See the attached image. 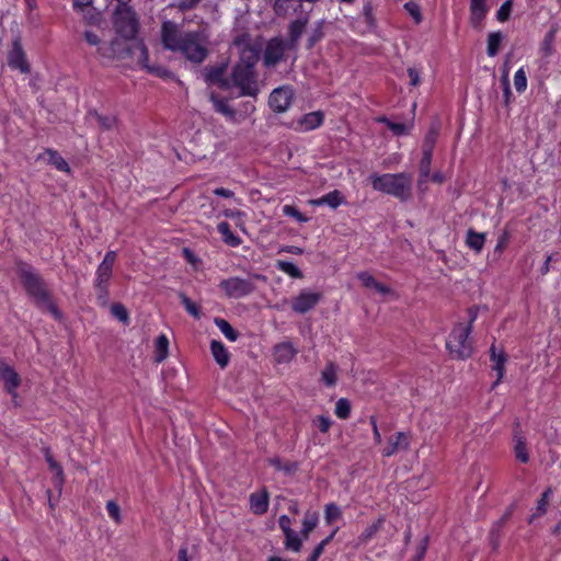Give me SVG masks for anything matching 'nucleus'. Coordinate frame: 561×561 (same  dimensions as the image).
Returning <instances> with one entry per match:
<instances>
[{
  "mask_svg": "<svg viewBox=\"0 0 561 561\" xmlns=\"http://www.w3.org/2000/svg\"><path fill=\"white\" fill-rule=\"evenodd\" d=\"M18 274L27 296L36 308L43 312L51 313L56 319H60L61 312L54 302L51 293L43 277L25 263L19 265Z\"/></svg>",
  "mask_w": 561,
  "mask_h": 561,
  "instance_id": "nucleus-1",
  "label": "nucleus"
},
{
  "mask_svg": "<svg viewBox=\"0 0 561 561\" xmlns=\"http://www.w3.org/2000/svg\"><path fill=\"white\" fill-rule=\"evenodd\" d=\"M369 181L375 191L391 195L401 202H407L412 195L413 175L411 173H374Z\"/></svg>",
  "mask_w": 561,
  "mask_h": 561,
  "instance_id": "nucleus-2",
  "label": "nucleus"
},
{
  "mask_svg": "<svg viewBox=\"0 0 561 561\" xmlns=\"http://www.w3.org/2000/svg\"><path fill=\"white\" fill-rule=\"evenodd\" d=\"M113 25L118 35L134 39L139 32V19L129 4H117L113 13Z\"/></svg>",
  "mask_w": 561,
  "mask_h": 561,
  "instance_id": "nucleus-3",
  "label": "nucleus"
},
{
  "mask_svg": "<svg viewBox=\"0 0 561 561\" xmlns=\"http://www.w3.org/2000/svg\"><path fill=\"white\" fill-rule=\"evenodd\" d=\"M470 333L471 325L457 323L454 327L446 341V347L448 348L453 358L466 359L472 355L473 347L471 341L469 340Z\"/></svg>",
  "mask_w": 561,
  "mask_h": 561,
  "instance_id": "nucleus-4",
  "label": "nucleus"
},
{
  "mask_svg": "<svg viewBox=\"0 0 561 561\" xmlns=\"http://www.w3.org/2000/svg\"><path fill=\"white\" fill-rule=\"evenodd\" d=\"M229 80L231 87H236L240 90V96L256 98L260 92L255 69L245 68L244 66L236 64L232 67Z\"/></svg>",
  "mask_w": 561,
  "mask_h": 561,
  "instance_id": "nucleus-5",
  "label": "nucleus"
},
{
  "mask_svg": "<svg viewBox=\"0 0 561 561\" xmlns=\"http://www.w3.org/2000/svg\"><path fill=\"white\" fill-rule=\"evenodd\" d=\"M178 51H181L187 60L194 64H202L209 54L199 32L184 33V42Z\"/></svg>",
  "mask_w": 561,
  "mask_h": 561,
  "instance_id": "nucleus-6",
  "label": "nucleus"
},
{
  "mask_svg": "<svg viewBox=\"0 0 561 561\" xmlns=\"http://www.w3.org/2000/svg\"><path fill=\"white\" fill-rule=\"evenodd\" d=\"M234 46L240 50V59L237 64L245 68L255 69V65L260 59V47L252 44L249 33H242L234 37Z\"/></svg>",
  "mask_w": 561,
  "mask_h": 561,
  "instance_id": "nucleus-7",
  "label": "nucleus"
},
{
  "mask_svg": "<svg viewBox=\"0 0 561 561\" xmlns=\"http://www.w3.org/2000/svg\"><path fill=\"white\" fill-rule=\"evenodd\" d=\"M219 287L227 297L234 299L248 296L256 288L251 278L245 279L240 277L222 279Z\"/></svg>",
  "mask_w": 561,
  "mask_h": 561,
  "instance_id": "nucleus-8",
  "label": "nucleus"
},
{
  "mask_svg": "<svg viewBox=\"0 0 561 561\" xmlns=\"http://www.w3.org/2000/svg\"><path fill=\"white\" fill-rule=\"evenodd\" d=\"M127 39L113 38L108 43H103L99 48L98 53L102 58L105 59H125L129 57L134 50H136V43L134 46H129L126 43Z\"/></svg>",
  "mask_w": 561,
  "mask_h": 561,
  "instance_id": "nucleus-9",
  "label": "nucleus"
},
{
  "mask_svg": "<svg viewBox=\"0 0 561 561\" xmlns=\"http://www.w3.org/2000/svg\"><path fill=\"white\" fill-rule=\"evenodd\" d=\"M161 42L164 48L178 51L184 42V34H181L176 23L164 21L161 25Z\"/></svg>",
  "mask_w": 561,
  "mask_h": 561,
  "instance_id": "nucleus-10",
  "label": "nucleus"
},
{
  "mask_svg": "<svg viewBox=\"0 0 561 561\" xmlns=\"http://www.w3.org/2000/svg\"><path fill=\"white\" fill-rule=\"evenodd\" d=\"M0 380L3 382L4 390L15 400L22 379L16 370L3 360H0Z\"/></svg>",
  "mask_w": 561,
  "mask_h": 561,
  "instance_id": "nucleus-11",
  "label": "nucleus"
},
{
  "mask_svg": "<svg viewBox=\"0 0 561 561\" xmlns=\"http://www.w3.org/2000/svg\"><path fill=\"white\" fill-rule=\"evenodd\" d=\"M294 92L289 87L276 88L268 98V105L275 113L286 112L293 101Z\"/></svg>",
  "mask_w": 561,
  "mask_h": 561,
  "instance_id": "nucleus-12",
  "label": "nucleus"
},
{
  "mask_svg": "<svg viewBox=\"0 0 561 561\" xmlns=\"http://www.w3.org/2000/svg\"><path fill=\"white\" fill-rule=\"evenodd\" d=\"M285 46L279 37L270 39L263 53V65L266 68L275 67L284 57Z\"/></svg>",
  "mask_w": 561,
  "mask_h": 561,
  "instance_id": "nucleus-13",
  "label": "nucleus"
},
{
  "mask_svg": "<svg viewBox=\"0 0 561 561\" xmlns=\"http://www.w3.org/2000/svg\"><path fill=\"white\" fill-rule=\"evenodd\" d=\"M322 295L320 293H312L309 290H301L291 302V309L300 314L308 312L313 309L321 300Z\"/></svg>",
  "mask_w": 561,
  "mask_h": 561,
  "instance_id": "nucleus-14",
  "label": "nucleus"
},
{
  "mask_svg": "<svg viewBox=\"0 0 561 561\" xmlns=\"http://www.w3.org/2000/svg\"><path fill=\"white\" fill-rule=\"evenodd\" d=\"M8 65L11 68L19 69L22 73H28L31 71L30 64L25 58V53L19 38L12 43V48L8 55Z\"/></svg>",
  "mask_w": 561,
  "mask_h": 561,
  "instance_id": "nucleus-15",
  "label": "nucleus"
},
{
  "mask_svg": "<svg viewBox=\"0 0 561 561\" xmlns=\"http://www.w3.org/2000/svg\"><path fill=\"white\" fill-rule=\"evenodd\" d=\"M226 70L227 65L225 64L220 66L206 67L204 69L206 82L209 84H216L222 90H229L231 88V82L229 79L225 78Z\"/></svg>",
  "mask_w": 561,
  "mask_h": 561,
  "instance_id": "nucleus-16",
  "label": "nucleus"
},
{
  "mask_svg": "<svg viewBox=\"0 0 561 561\" xmlns=\"http://www.w3.org/2000/svg\"><path fill=\"white\" fill-rule=\"evenodd\" d=\"M514 453L518 461L526 463L529 460V455L526 446V437L522 434L520 423L518 421L514 424Z\"/></svg>",
  "mask_w": 561,
  "mask_h": 561,
  "instance_id": "nucleus-17",
  "label": "nucleus"
},
{
  "mask_svg": "<svg viewBox=\"0 0 561 561\" xmlns=\"http://www.w3.org/2000/svg\"><path fill=\"white\" fill-rule=\"evenodd\" d=\"M136 48H138V50L140 53L139 62L141 64V66L144 68L148 69V71L150 73H153L160 78L172 77V72L170 70H168L167 68H164L162 66H149L148 65L149 53H148V48L146 47V45L142 42H138V44L136 45Z\"/></svg>",
  "mask_w": 561,
  "mask_h": 561,
  "instance_id": "nucleus-18",
  "label": "nucleus"
},
{
  "mask_svg": "<svg viewBox=\"0 0 561 561\" xmlns=\"http://www.w3.org/2000/svg\"><path fill=\"white\" fill-rule=\"evenodd\" d=\"M490 359L494 362L492 369L496 371L497 378L494 381L492 388H495L501 380L503 379L505 373V363L507 362L506 353L501 350L499 353L496 352V346L493 343L490 347Z\"/></svg>",
  "mask_w": 561,
  "mask_h": 561,
  "instance_id": "nucleus-19",
  "label": "nucleus"
},
{
  "mask_svg": "<svg viewBox=\"0 0 561 561\" xmlns=\"http://www.w3.org/2000/svg\"><path fill=\"white\" fill-rule=\"evenodd\" d=\"M513 511H514V505H511L506 510V512L502 515V517L493 524V526L490 530L489 539H490V543L494 550L497 549V547L500 545L502 528L504 527L506 522L511 518Z\"/></svg>",
  "mask_w": 561,
  "mask_h": 561,
  "instance_id": "nucleus-20",
  "label": "nucleus"
},
{
  "mask_svg": "<svg viewBox=\"0 0 561 561\" xmlns=\"http://www.w3.org/2000/svg\"><path fill=\"white\" fill-rule=\"evenodd\" d=\"M297 355V350L290 342H282L274 346V358L278 364H287Z\"/></svg>",
  "mask_w": 561,
  "mask_h": 561,
  "instance_id": "nucleus-21",
  "label": "nucleus"
},
{
  "mask_svg": "<svg viewBox=\"0 0 561 561\" xmlns=\"http://www.w3.org/2000/svg\"><path fill=\"white\" fill-rule=\"evenodd\" d=\"M309 22L308 15L294 20L288 25V38L291 47H296Z\"/></svg>",
  "mask_w": 561,
  "mask_h": 561,
  "instance_id": "nucleus-22",
  "label": "nucleus"
},
{
  "mask_svg": "<svg viewBox=\"0 0 561 561\" xmlns=\"http://www.w3.org/2000/svg\"><path fill=\"white\" fill-rule=\"evenodd\" d=\"M250 507L255 515H263L268 508V493L264 489L250 495Z\"/></svg>",
  "mask_w": 561,
  "mask_h": 561,
  "instance_id": "nucleus-23",
  "label": "nucleus"
},
{
  "mask_svg": "<svg viewBox=\"0 0 561 561\" xmlns=\"http://www.w3.org/2000/svg\"><path fill=\"white\" fill-rule=\"evenodd\" d=\"M210 352L220 368H226L228 366L230 354L220 341L213 340L210 342Z\"/></svg>",
  "mask_w": 561,
  "mask_h": 561,
  "instance_id": "nucleus-24",
  "label": "nucleus"
},
{
  "mask_svg": "<svg viewBox=\"0 0 561 561\" xmlns=\"http://www.w3.org/2000/svg\"><path fill=\"white\" fill-rule=\"evenodd\" d=\"M485 239V233L477 232L474 229L469 228L466 233L465 243L470 250L480 253L484 247Z\"/></svg>",
  "mask_w": 561,
  "mask_h": 561,
  "instance_id": "nucleus-25",
  "label": "nucleus"
},
{
  "mask_svg": "<svg viewBox=\"0 0 561 561\" xmlns=\"http://www.w3.org/2000/svg\"><path fill=\"white\" fill-rule=\"evenodd\" d=\"M409 446L408 437L404 433L398 432L393 437L389 438L388 446L383 449L382 455L386 457L392 456L399 449H407Z\"/></svg>",
  "mask_w": 561,
  "mask_h": 561,
  "instance_id": "nucleus-26",
  "label": "nucleus"
},
{
  "mask_svg": "<svg viewBox=\"0 0 561 561\" xmlns=\"http://www.w3.org/2000/svg\"><path fill=\"white\" fill-rule=\"evenodd\" d=\"M357 277L362 282L363 286L367 288H374L376 291L382 295L390 293V288L388 286L379 283L373 275L367 272L359 273Z\"/></svg>",
  "mask_w": 561,
  "mask_h": 561,
  "instance_id": "nucleus-27",
  "label": "nucleus"
},
{
  "mask_svg": "<svg viewBox=\"0 0 561 561\" xmlns=\"http://www.w3.org/2000/svg\"><path fill=\"white\" fill-rule=\"evenodd\" d=\"M488 12V8L485 5V1L471 0L470 2V13H471V22L474 27H478L481 21L485 18Z\"/></svg>",
  "mask_w": 561,
  "mask_h": 561,
  "instance_id": "nucleus-28",
  "label": "nucleus"
},
{
  "mask_svg": "<svg viewBox=\"0 0 561 561\" xmlns=\"http://www.w3.org/2000/svg\"><path fill=\"white\" fill-rule=\"evenodd\" d=\"M314 205H329L332 208H336L341 204L345 203L344 196L339 190H334L323 195L322 197L312 202Z\"/></svg>",
  "mask_w": 561,
  "mask_h": 561,
  "instance_id": "nucleus-29",
  "label": "nucleus"
},
{
  "mask_svg": "<svg viewBox=\"0 0 561 561\" xmlns=\"http://www.w3.org/2000/svg\"><path fill=\"white\" fill-rule=\"evenodd\" d=\"M557 32H558V26L552 25L551 28L545 35V37L540 44V48H539V50L543 57H549L552 55V53L554 50L553 43L556 41Z\"/></svg>",
  "mask_w": 561,
  "mask_h": 561,
  "instance_id": "nucleus-30",
  "label": "nucleus"
},
{
  "mask_svg": "<svg viewBox=\"0 0 561 561\" xmlns=\"http://www.w3.org/2000/svg\"><path fill=\"white\" fill-rule=\"evenodd\" d=\"M217 230L222 236V240L226 244L234 248L241 243V239L231 231L230 225L227 221L219 222Z\"/></svg>",
  "mask_w": 561,
  "mask_h": 561,
  "instance_id": "nucleus-31",
  "label": "nucleus"
},
{
  "mask_svg": "<svg viewBox=\"0 0 561 561\" xmlns=\"http://www.w3.org/2000/svg\"><path fill=\"white\" fill-rule=\"evenodd\" d=\"M319 520V515L317 512L308 511L305 514V518L302 520V528L300 530V536L307 540L309 538L310 533L317 527Z\"/></svg>",
  "mask_w": 561,
  "mask_h": 561,
  "instance_id": "nucleus-32",
  "label": "nucleus"
},
{
  "mask_svg": "<svg viewBox=\"0 0 561 561\" xmlns=\"http://www.w3.org/2000/svg\"><path fill=\"white\" fill-rule=\"evenodd\" d=\"M285 541L284 546L286 550L299 552L302 548L304 538L298 535L294 529L284 533Z\"/></svg>",
  "mask_w": 561,
  "mask_h": 561,
  "instance_id": "nucleus-33",
  "label": "nucleus"
},
{
  "mask_svg": "<svg viewBox=\"0 0 561 561\" xmlns=\"http://www.w3.org/2000/svg\"><path fill=\"white\" fill-rule=\"evenodd\" d=\"M210 101L214 105L216 112L233 119L236 116V111L229 106L225 99L219 98L215 93L210 95Z\"/></svg>",
  "mask_w": 561,
  "mask_h": 561,
  "instance_id": "nucleus-34",
  "label": "nucleus"
},
{
  "mask_svg": "<svg viewBox=\"0 0 561 561\" xmlns=\"http://www.w3.org/2000/svg\"><path fill=\"white\" fill-rule=\"evenodd\" d=\"M45 458L49 466V469L55 472V476L53 478L54 484L56 486H61L64 483V471L61 466L54 459L49 450L46 451Z\"/></svg>",
  "mask_w": 561,
  "mask_h": 561,
  "instance_id": "nucleus-35",
  "label": "nucleus"
},
{
  "mask_svg": "<svg viewBox=\"0 0 561 561\" xmlns=\"http://www.w3.org/2000/svg\"><path fill=\"white\" fill-rule=\"evenodd\" d=\"M323 123V114L320 111L317 112H310L300 121V124L305 127L307 130L314 129L319 127Z\"/></svg>",
  "mask_w": 561,
  "mask_h": 561,
  "instance_id": "nucleus-36",
  "label": "nucleus"
},
{
  "mask_svg": "<svg viewBox=\"0 0 561 561\" xmlns=\"http://www.w3.org/2000/svg\"><path fill=\"white\" fill-rule=\"evenodd\" d=\"M324 20H320L316 23L314 27L312 28L311 33L309 34L306 43L307 49H312L317 43H319L324 37L323 26H324Z\"/></svg>",
  "mask_w": 561,
  "mask_h": 561,
  "instance_id": "nucleus-37",
  "label": "nucleus"
},
{
  "mask_svg": "<svg viewBox=\"0 0 561 561\" xmlns=\"http://www.w3.org/2000/svg\"><path fill=\"white\" fill-rule=\"evenodd\" d=\"M433 152L422 151V159L420 161V179L419 185L425 182L431 174V162H432Z\"/></svg>",
  "mask_w": 561,
  "mask_h": 561,
  "instance_id": "nucleus-38",
  "label": "nucleus"
},
{
  "mask_svg": "<svg viewBox=\"0 0 561 561\" xmlns=\"http://www.w3.org/2000/svg\"><path fill=\"white\" fill-rule=\"evenodd\" d=\"M215 324L229 341L234 342L239 339L240 333L227 320L215 318Z\"/></svg>",
  "mask_w": 561,
  "mask_h": 561,
  "instance_id": "nucleus-39",
  "label": "nucleus"
},
{
  "mask_svg": "<svg viewBox=\"0 0 561 561\" xmlns=\"http://www.w3.org/2000/svg\"><path fill=\"white\" fill-rule=\"evenodd\" d=\"M378 122L383 123L388 127V129H390L393 133V135H396V136H402V135L409 134V130L412 127V125L408 126L404 123L392 122L389 118H387L386 116L378 118Z\"/></svg>",
  "mask_w": 561,
  "mask_h": 561,
  "instance_id": "nucleus-40",
  "label": "nucleus"
},
{
  "mask_svg": "<svg viewBox=\"0 0 561 561\" xmlns=\"http://www.w3.org/2000/svg\"><path fill=\"white\" fill-rule=\"evenodd\" d=\"M502 41L503 34L501 32H492L489 34L486 53L490 57H494L499 54Z\"/></svg>",
  "mask_w": 561,
  "mask_h": 561,
  "instance_id": "nucleus-41",
  "label": "nucleus"
},
{
  "mask_svg": "<svg viewBox=\"0 0 561 561\" xmlns=\"http://www.w3.org/2000/svg\"><path fill=\"white\" fill-rule=\"evenodd\" d=\"M46 153L48 154L49 163L54 165L58 171L70 172V168L67 161L57 151L47 149Z\"/></svg>",
  "mask_w": 561,
  "mask_h": 561,
  "instance_id": "nucleus-42",
  "label": "nucleus"
},
{
  "mask_svg": "<svg viewBox=\"0 0 561 561\" xmlns=\"http://www.w3.org/2000/svg\"><path fill=\"white\" fill-rule=\"evenodd\" d=\"M169 340L164 334H161L156 340V362L160 363L168 356Z\"/></svg>",
  "mask_w": 561,
  "mask_h": 561,
  "instance_id": "nucleus-43",
  "label": "nucleus"
},
{
  "mask_svg": "<svg viewBox=\"0 0 561 561\" xmlns=\"http://www.w3.org/2000/svg\"><path fill=\"white\" fill-rule=\"evenodd\" d=\"M276 268L288 274L293 278H302V272L291 262L278 260L276 262Z\"/></svg>",
  "mask_w": 561,
  "mask_h": 561,
  "instance_id": "nucleus-44",
  "label": "nucleus"
},
{
  "mask_svg": "<svg viewBox=\"0 0 561 561\" xmlns=\"http://www.w3.org/2000/svg\"><path fill=\"white\" fill-rule=\"evenodd\" d=\"M321 379L329 387L336 383V367L333 362L327 364L325 368L321 373Z\"/></svg>",
  "mask_w": 561,
  "mask_h": 561,
  "instance_id": "nucleus-45",
  "label": "nucleus"
},
{
  "mask_svg": "<svg viewBox=\"0 0 561 561\" xmlns=\"http://www.w3.org/2000/svg\"><path fill=\"white\" fill-rule=\"evenodd\" d=\"M179 298L181 300V304L184 306L185 310L193 316L195 319L201 318V310L199 307L192 301L183 291L179 293Z\"/></svg>",
  "mask_w": 561,
  "mask_h": 561,
  "instance_id": "nucleus-46",
  "label": "nucleus"
},
{
  "mask_svg": "<svg viewBox=\"0 0 561 561\" xmlns=\"http://www.w3.org/2000/svg\"><path fill=\"white\" fill-rule=\"evenodd\" d=\"M437 136H438V127L432 125L428 133L426 134V136L424 138L422 151L433 152V149H434L436 140H437Z\"/></svg>",
  "mask_w": 561,
  "mask_h": 561,
  "instance_id": "nucleus-47",
  "label": "nucleus"
},
{
  "mask_svg": "<svg viewBox=\"0 0 561 561\" xmlns=\"http://www.w3.org/2000/svg\"><path fill=\"white\" fill-rule=\"evenodd\" d=\"M335 414L341 420H346L351 415V402L345 399L341 398L335 403Z\"/></svg>",
  "mask_w": 561,
  "mask_h": 561,
  "instance_id": "nucleus-48",
  "label": "nucleus"
},
{
  "mask_svg": "<svg viewBox=\"0 0 561 561\" xmlns=\"http://www.w3.org/2000/svg\"><path fill=\"white\" fill-rule=\"evenodd\" d=\"M111 313L123 323H128L129 316L126 307L123 304L115 302L111 306Z\"/></svg>",
  "mask_w": 561,
  "mask_h": 561,
  "instance_id": "nucleus-49",
  "label": "nucleus"
},
{
  "mask_svg": "<svg viewBox=\"0 0 561 561\" xmlns=\"http://www.w3.org/2000/svg\"><path fill=\"white\" fill-rule=\"evenodd\" d=\"M403 8L412 16V19L414 20L415 24H420L423 21V15H422V12H421V7L416 2H414V1L405 2Z\"/></svg>",
  "mask_w": 561,
  "mask_h": 561,
  "instance_id": "nucleus-50",
  "label": "nucleus"
},
{
  "mask_svg": "<svg viewBox=\"0 0 561 561\" xmlns=\"http://www.w3.org/2000/svg\"><path fill=\"white\" fill-rule=\"evenodd\" d=\"M112 274H113V268L106 267L103 265H99L96 268V278H95L94 284L108 285Z\"/></svg>",
  "mask_w": 561,
  "mask_h": 561,
  "instance_id": "nucleus-51",
  "label": "nucleus"
},
{
  "mask_svg": "<svg viewBox=\"0 0 561 561\" xmlns=\"http://www.w3.org/2000/svg\"><path fill=\"white\" fill-rule=\"evenodd\" d=\"M202 0H174L170 7L176 8L181 12H186L195 9Z\"/></svg>",
  "mask_w": 561,
  "mask_h": 561,
  "instance_id": "nucleus-52",
  "label": "nucleus"
},
{
  "mask_svg": "<svg viewBox=\"0 0 561 561\" xmlns=\"http://www.w3.org/2000/svg\"><path fill=\"white\" fill-rule=\"evenodd\" d=\"M91 115L95 117L100 127L105 130L112 129L116 124V118L114 116H104L96 112L91 113Z\"/></svg>",
  "mask_w": 561,
  "mask_h": 561,
  "instance_id": "nucleus-53",
  "label": "nucleus"
},
{
  "mask_svg": "<svg viewBox=\"0 0 561 561\" xmlns=\"http://www.w3.org/2000/svg\"><path fill=\"white\" fill-rule=\"evenodd\" d=\"M96 300L100 306L106 307L108 304V285L94 284Z\"/></svg>",
  "mask_w": 561,
  "mask_h": 561,
  "instance_id": "nucleus-54",
  "label": "nucleus"
},
{
  "mask_svg": "<svg viewBox=\"0 0 561 561\" xmlns=\"http://www.w3.org/2000/svg\"><path fill=\"white\" fill-rule=\"evenodd\" d=\"M324 514L327 523L332 524L333 522L341 517V510L334 503H330L325 505Z\"/></svg>",
  "mask_w": 561,
  "mask_h": 561,
  "instance_id": "nucleus-55",
  "label": "nucleus"
},
{
  "mask_svg": "<svg viewBox=\"0 0 561 561\" xmlns=\"http://www.w3.org/2000/svg\"><path fill=\"white\" fill-rule=\"evenodd\" d=\"M514 85L517 92L522 93L527 88V77L523 68L518 69L514 76Z\"/></svg>",
  "mask_w": 561,
  "mask_h": 561,
  "instance_id": "nucleus-56",
  "label": "nucleus"
},
{
  "mask_svg": "<svg viewBox=\"0 0 561 561\" xmlns=\"http://www.w3.org/2000/svg\"><path fill=\"white\" fill-rule=\"evenodd\" d=\"M514 0H506L497 10L496 19L500 22H506L510 19Z\"/></svg>",
  "mask_w": 561,
  "mask_h": 561,
  "instance_id": "nucleus-57",
  "label": "nucleus"
},
{
  "mask_svg": "<svg viewBox=\"0 0 561 561\" xmlns=\"http://www.w3.org/2000/svg\"><path fill=\"white\" fill-rule=\"evenodd\" d=\"M549 493H550V490H547L542 493L540 500L537 503V512L531 515L529 523H531L534 518L541 516L542 514L546 513Z\"/></svg>",
  "mask_w": 561,
  "mask_h": 561,
  "instance_id": "nucleus-58",
  "label": "nucleus"
},
{
  "mask_svg": "<svg viewBox=\"0 0 561 561\" xmlns=\"http://www.w3.org/2000/svg\"><path fill=\"white\" fill-rule=\"evenodd\" d=\"M283 213L286 216L294 217L299 222H306L308 220V218L293 205H285L283 207Z\"/></svg>",
  "mask_w": 561,
  "mask_h": 561,
  "instance_id": "nucleus-59",
  "label": "nucleus"
},
{
  "mask_svg": "<svg viewBox=\"0 0 561 561\" xmlns=\"http://www.w3.org/2000/svg\"><path fill=\"white\" fill-rule=\"evenodd\" d=\"M381 523L382 520L381 519H378L376 523H374L373 525L368 526L360 535V539L363 541H368L370 538H373L377 531L380 529L381 527Z\"/></svg>",
  "mask_w": 561,
  "mask_h": 561,
  "instance_id": "nucleus-60",
  "label": "nucleus"
},
{
  "mask_svg": "<svg viewBox=\"0 0 561 561\" xmlns=\"http://www.w3.org/2000/svg\"><path fill=\"white\" fill-rule=\"evenodd\" d=\"M106 511L111 518H113L116 523L121 522V508L114 501H108L106 503Z\"/></svg>",
  "mask_w": 561,
  "mask_h": 561,
  "instance_id": "nucleus-61",
  "label": "nucleus"
},
{
  "mask_svg": "<svg viewBox=\"0 0 561 561\" xmlns=\"http://www.w3.org/2000/svg\"><path fill=\"white\" fill-rule=\"evenodd\" d=\"M270 463L277 470H283L285 472H294L297 469L296 463H286L285 466L282 465V461L279 458H272L270 459Z\"/></svg>",
  "mask_w": 561,
  "mask_h": 561,
  "instance_id": "nucleus-62",
  "label": "nucleus"
},
{
  "mask_svg": "<svg viewBox=\"0 0 561 561\" xmlns=\"http://www.w3.org/2000/svg\"><path fill=\"white\" fill-rule=\"evenodd\" d=\"M313 422L317 423L321 433H328L332 425L331 419L324 415H319Z\"/></svg>",
  "mask_w": 561,
  "mask_h": 561,
  "instance_id": "nucleus-63",
  "label": "nucleus"
},
{
  "mask_svg": "<svg viewBox=\"0 0 561 561\" xmlns=\"http://www.w3.org/2000/svg\"><path fill=\"white\" fill-rule=\"evenodd\" d=\"M510 238H511L510 232L507 230H504L497 239V243L495 245L494 251L502 253L503 250L506 248Z\"/></svg>",
  "mask_w": 561,
  "mask_h": 561,
  "instance_id": "nucleus-64",
  "label": "nucleus"
}]
</instances>
